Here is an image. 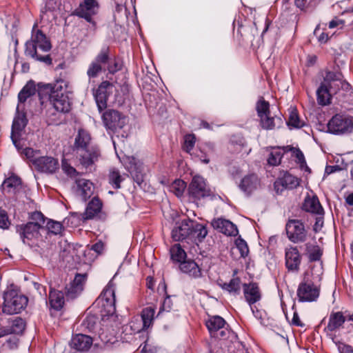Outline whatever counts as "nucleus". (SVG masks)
<instances>
[{"label":"nucleus","mask_w":353,"mask_h":353,"mask_svg":"<svg viewBox=\"0 0 353 353\" xmlns=\"http://www.w3.org/2000/svg\"><path fill=\"white\" fill-rule=\"evenodd\" d=\"M99 4L97 0H83L72 12L71 15L84 19L90 25V28L95 30L97 23L94 17L98 14Z\"/></svg>","instance_id":"1"},{"label":"nucleus","mask_w":353,"mask_h":353,"mask_svg":"<svg viewBox=\"0 0 353 353\" xmlns=\"http://www.w3.org/2000/svg\"><path fill=\"white\" fill-rule=\"evenodd\" d=\"M39 223L28 222L17 225L16 232L19 235L22 242L30 247L37 245L41 240V230H43Z\"/></svg>","instance_id":"2"},{"label":"nucleus","mask_w":353,"mask_h":353,"mask_svg":"<svg viewBox=\"0 0 353 353\" xmlns=\"http://www.w3.org/2000/svg\"><path fill=\"white\" fill-rule=\"evenodd\" d=\"M353 132V117L345 114H336L327 123L326 132L334 135H347Z\"/></svg>","instance_id":"3"},{"label":"nucleus","mask_w":353,"mask_h":353,"mask_svg":"<svg viewBox=\"0 0 353 353\" xmlns=\"http://www.w3.org/2000/svg\"><path fill=\"white\" fill-rule=\"evenodd\" d=\"M98 301L101 305V316L105 323V316L113 318L116 312L115 284L110 280L100 294Z\"/></svg>","instance_id":"4"},{"label":"nucleus","mask_w":353,"mask_h":353,"mask_svg":"<svg viewBox=\"0 0 353 353\" xmlns=\"http://www.w3.org/2000/svg\"><path fill=\"white\" fill-rule=\"evenodd\" d=\"M2 312L8 315L20 313L28 305V298L14 290L6 292L3 295Z\"/></svg>","instance_id":"5"},{"label":"nucleus","mask_w":353,"mask_h":353,"mask_svg":"<svg viewBox=\"0 0 353 353\" xmlns=\"http://www.w3.org/2000/svg\"><path fill=\"white\" fill-rule=\"evenodd\" d=\"M0 189L3 194H13L15 199H30L29 188L23 185L21 179L17 175L6 178L1 185Z\"/></svg>","instance_id":"6"},{"label":"nucleus","mask_w":353,"mask_h":353,"mask_svg":"<svg viewBox=\"0 0 353 353\" xmlns=\"http://www.w3.org/2000/svg\"><path fill=\"white\" fill-rule=\"evenodd\" d=\"M343 78V75L341 72L330 70L325 72L323 81L316 90V100L319 105L325 106L330 104V95L328 94L327 85L336 81L339 82Z\"/></svg>","instance_id":"7"},{"label":"nucleus","mask_w":353,"mask_h":353,"mask_svg":"<svg viewBox=\"0 0 353 353\" xmlns=\"http://www.w3.org/2000/svg\"><path fill=\"white\" fill-rule=\"evenodd\" d=\"M188 194L192 199H204L205 197H210V199H216V196L208 187L206 180L200 175H195L188 186Z\"/></svg>","instance_id":"8"},{"label":"nucleus","mask_w":353,"mask_h":353,"mask_svg":"<svg viewBox=\"0 0 353 353\" xmlns=\"http://www.w3.org/2000/svg\"><path fill=\"white\" fill-rule=\"evenodd\" d=\"M288 239L294 243H303L307 240V232L303 223L298 219H289L285 225Z\"/></svg>","instance_id":"9"},{"label":"nucleus","mask_w":353,"mask_h":353,"mask_svg":"<svg viewBox=\"0 0 353 353\" xmlns=\"http://www.w3.org/2000/svg\"><path fill=\"white\" fill-rule=\"evenodd\" d=\"M101 118L106 130L112 132L122 129L126 123V117L119 111L113 109L105 110Z\"/></svg>","instance_id":"10"},{"label":"nucleus","mask_w":353,"mask_h":353,"mask_svg":"<svg viewBox=\"0 0 353 353\" xmlns=\"http://www.w3.org/2000/svg\"><path fill=\"white\" fill-rule=\"evenodd\" d=\"M79 164L87 171L92 172L94 170V165L99 161L101 156V151L97 146L77 152Z\"/></svg>","instance_id":"11"},{"label":"nucleus","mask_w":353,"mask_h":353,"mask_svg":"<svg viewBox=\"0 0 353 353\" xmlns=\"http://www.w3.org/2000/svg\"><path fill=\"white\" fill-rule=\"evenodd\" d=\"M319 288L313 281L304 279L299 285L297 296L300 302H312L319 298Z\"/></svg>","instance_id":"12"},{"label":"nucleus","mask_w":353,"mask_h":353,"mask_svg":"<svg viewBox=\"0 0 353 353\" xmlns=\"http://www.w3.org/2000/svg\"><path fill=\"white\" fill-rule=\"evenodd\" d=\"M26 323L21 317L9 318L0 326V338L10 334L19 336L25 330Z\"/></svg>","instance_id":"13"},{"label":"nucleus","mask_w":353,"mask_h":353,"mask_svg":"<svg viewBox=\"0 0 353 353\" xmlns=\"http://www.w3.org/2000/svg\"><path fill=\"white\" fill-rule=\"evenodd\" d=\"M155 310L152 307H147L141 311V322L138 319L132 321L130 325L132 330L134 332H140L143 330H146L153 323L154 319Z\"/></svg>","instance_id":"14"},{"label":"nucleus","mask_w":353,"mask_h":353,"mask_svg":"<svg viewBox=\"0 0 353 353\" xmlns=\"http://www.w3.org/2000/svg\"><path fill=\"white\" fill-rule=\"evenodd\" d=\"M110 59L108 48H102L94 59L89 65L87 75L90 79L97 77L102 71V65H106Z\"/></svg>","instance_id":"15"},{"label":"nucleus","mask_w":353,"mask_h":353,"mask_svg":"<svg viewBox=\"0 0 353 353\" xmlns=\"http://www.w3.org/2000/svg\"><path fill=\"white\" fill-rule=\"evenodd\" d=\"M347 312L332 311L328 317L327 326L324 328V331L328 335L335 334L343 327V325L347 321Z\"/></svg>","instance_id":"16"},{"label":"nucleus","mask_w":353,"mask_h":353,"mask_svg":"<svg viewBox=\"0 0 353 353\" xmlns=\"http://www.w3.org/2000/svg\"><path fill=\"white\" fill-rule=\"evenodd\" d=\"M299 178L292 175L288 172L279 177L274 183V189L276 194L280 195L285 190H292L299 185Z\"/></svg>","instance_id":"17"},{"label":"nucleus","mask_w":353,"mask_h":353,"mask_svg":"<svg viewBox=\"0 0 353 353\" xmlns=\"http://www.w3.org/2000/svg\"><path fill=\"white\" fill-rule=\"evenodd\" d=\"M225 321L220 316H211L205 323L210 336L217 339L226 336L228 331L225 328Z\"/></svg>","instance_id":"18"},{"label":"nucleus","mask_w":353,"mask_h":353,"mask_svg":"<svg viewBox=\"0 0 353 353\" xmlns=\"http://www.w3.org/2000/svg\"><path fill=\"white\" fill-rule=\"evenodd\" d=\"M285 261L288 272L297 273L299 271L301 255L296 246H290L285 248Z\"/></svg>","instance_id":"19"},{"label":"nucleus","mask_w":353,"mask_h":353,"mask_svg":"<svg viewBox=\"0 0 353 353\" xmlns=\"http://www.w3.org/2000/svg\"><path fill=\"white\" fill-rule=\"evenodd\" d=\"M192 221L190 219H185L180 222H176L172 230V239L175 241H181L185 239L189 241Z\"/></svg>","instance_id":"20"},{"label":"nucleus","mask_w":353,"mask_h":353,"mask_svg":"<svg viewBox=\"0 0 353 353\" xmlns=\"http://www.w3.org/2000/svg\"><path fill=\"white\" fill-rule=\"evenodd\" d=\"M110 85L111 83L108 81H103L96 89H93L94 99L99 112L107 108L108 98L107 90Z\"/></svg>","instance_id":"21"},{"label":"nucleus","mask_w":353,"mask_h":353,"mask_svg":"<svg viewBox=\"0 0 353 353\" xmlns=\"http://www.w3.org/2000/svg\"><path fill=\"white\" fill-rule=\"evenodd\" d=\"M35 169L41 173L54 174L59 168V161L57 159L49 156H40L35 161Z\"/></svg>","instance_id":"22"},{"label":"nucleus","mask_w":353,"mask_h":353,"mask_svg":"<svg viewBox=\"0 0 353 353\" xmlns=\"http://www.w3.org/2000/svg\"><path fill=\"white\" fill-rule=\"evenodd\" d=\"M86 279V274H76L73 281L65 288V296L67 299H74L82 292Z\"/></svg>","instance_id":"23"},{"label":"nucleus","mask_w":353,"mask_h":353,"mask_svg":"<svg viewBox=\"0 0 353 353\" xmlns=\"http://www.w3.org/2000/svg\"><path fill=\"white\" fill-rule=\"evenodd\" d=\"M211 224L215 230L226 236H235L239 233L236 225L225 219H214L212 221Z\"/></svg>","instance_id":"24"},{"label":"nucleus","mask_w":353,"mask_h":353,"mask_svg":"<svg viewBox=\"0 0 353 353\" xmlns=\"http://www.w3.org/2000/svg\"><path fill=\"white\" fill-rule=\"evenodd\" d=\"M28 123V119L27 118L26 113L24 111H20L18 105L12 120L10 134L22 136V132L24 131Z\"/></svg>","instance_id":"25"},{"label":"nucleus","mask_w":353,"mask_h":353,"mask_svg":"<svg viewBox=\"0 0 353 353\" xmlns=\"http://www.w3.org/2000/svg\"><path fill=\"white\" fill-rule=\"evenodd\" d=\"M115 318V316L113 318L105 316L106 321L105 323L103 321V317L101 318V327L99 328L97 334L101 342L105 345L113 344L116 341L114 330H110L108 327L109 323L114 321Z\"/></svg>","instance_id":"26"},{"label":"nucleus","mask_w":353,"mask_h":353,"mask_svg":"<svg viewBox=\"0 0 353 353\" xmlns=\"http://www.w3.org/2000/svg\"><path fill=\"white\" fill-rule=\"evenodd\" d=\"M93 343V339L88 335L77 334L73 335L70 346L72 349L79 352H87L90 350Z\"/></svg>","instance_id":"27"},{"label":"nucleus","mask_w":353,"mask_h":353,"mask_svg":"<svg viewBox=\"0 0 353 353\" xmlns=\"http://www.w3.org/2000/svg\"><path fill=\"white\" fill-rule=\"evenodd\" d=\"M94 183L88 179H81L77 181L76 192L82 199H99L98 195H94Z\"/></svg>","instance_id":"28"},{"label":"nucleus","mask_w":353,"mask_h":353,"mask_svg":"<svg viewBox=\"0 0 353 353\" xmlns=\"http://www.w3.org/2000/svg\"><path fill=\"white\" fill-rule=\"evenodd\" d=\"M37 46L31 38L30 40L27 41L25 43V54L36 61L43 62L48 65L52 63V59L50 54L39 55L37 54Z\"/></svg>","instance_id":"29"},{"label":"nucleus","mask_w":353,"mask_h":353,"mask_svg":"<svg viewBox=\"0 0 353 353\" xmlns=\"http://www.w3.org/2000/svg\"><path fill=\"white\" fill-rule=\"evenodd\" d=\"M37 24L34 23L32 30L31 38L35 42L37 47L43 52H48L52 48V45L49 39L42 30L37 29Z\"/></svg>","instance_id":"30"},{"label":"nucleus","mask_w":353,"mask_h":353,"mask_svg":"<svg viewBox=\"0 0 353 353\" xmlns=\"http://www.w3.org/2000/svg\"><path fill=\"white\" fill-rule=\"evenodd\" d=\"M190 230L189 241L196 245L203 242L208 235L206 226L194 220Z\"/></svg>","instance_id":"31"},{"label":"nucleus","mask_w":353,"mask_h":353,"mask_svg":"<svg viewBox=\"0 0 353 353\" xmlns=\"http://www.w3.org/2000/svg\"><path fill=\"white\" fill-rule=\"evenodd\" d=\"M243 288L245 301L250 306L261 300V295L256 283H244Z\"/></svg>","instance_id":"32"},{"label":"nucleus","mask_w":353,"mask_h":353,"mask_svg":"<svg viewBox=\"0 0 353 353\" xmlns=\"http://www.w3.org/2000/svg\"><path fill=\"white\" fill-rule=\"evenodd\" d=\"M51 99L54 110L63 114L68 113L71 109V101L67 94H56Z\"/></svg>","instance_id":"33"},{"label":"nucleus","mask_w":353,"mask_h":353,"mask_svg":"<svg viewBox=\"0 0 353 353\" xmlns=\"http://www.w3.org/2000/svg\"><path fill=\"white\" fill-rule=\"evenodd\" d=\"M239 186L246 196H249L260 186V180L255 174H248L241 179Z\"/></svg>","instance_id":"34"},{"label":"nucleus","mask_w":353,"mask_h":353,"mask_svg":"<svg viewBox=\"0 0 353 353\" xmlns=\"http://www.w3.org/2000/svg\"><path fill=\"white\" fill-rule=\"evenodd\" d=\"M68 85V82L61 79L56 80V82L54 84H43L41 83L38 84L40 88H43L49 92L50 98L56 95V94H60L68 93L67 91Z\"/></svg>","instance_id":"35"},{"label":"nucleus","mask_w":353,"mask_h":353,"mask_svg":"<svg viewBox=\"0 0 353 353\" xmlns=\"http://www.w3.org/2000/svg\"><path fill=\"white\" fill-rule=\"evenodd\" d=\"M179 270L181 272L193 279H199L202 276L201 268L194 261L191 259H185L183 263H181Z\"/></svg>","instance_id":"36"},{"label":"nucleus","mask_w":353,"mask_h":353,"mask_svg":"<svg viewBox=\"0 0 353 353\" xmlns=\"http://www.w3.org/2000/svg\"><path fill=\"white\" fill-rule=\"evenodd\" d=\"M130 173L132 175L134 181L141 188H143L146 185V182L145 180V174L144 172L142 163L138 161L134 162L132 165H131L130 168Z\"/></svg>","instance_id":"37"},{"label":"nucleus","mask_w":353,"mask_h":353,"mask_svg":"<svg viewBox=\"0 0 353 353\" xmlns=\"http://www.w3.org/2000/svg\"><path fill=\"white\" fill-rule=\"evenodd\" d=\"M305 254L310 262L319 261L323 255V249L316 242H307L305 244Z\"/></svg>","instance_id":"38"},{"label":"nucleus","mask_w":353,"mask_h":353,"mask_svg":"<svg viewBox=\"0 0 353 353\" xmlns=\"http://www.w3.org/2000/svg\"><path fill=\"white\" fill-rule=\"evenodd\" d=\"M91 140L90 134L84 129L80 128L74 139V149L80 151L90 148L89 143Z\"/></svg>","instance_id":"39"},{"label":"nucleus","mask_w":353,"mask_h":353,"mask_svg":"<svg viewBox=\"0 0 353 353\" xmlns=\"http://www.w3.org/2000/svg\"><path fill=\"white\" fill-rule=\"evenodd\" d=\"M241 281L240 278L234 277L230 280L229 282H225L220 284V287L223 290L228 292L230 294L237 296L241 293Z\"/></svg>","instance_id":"40"},{"label":"nucleus","mask_w":353,"mask_h":353,"mask_svg":"<svg viewBox=\"0 0 353 353\" xmlns=\"http://www.w3.org/2000/svg\"><path fill=\"white\" fill-rule=\"evenodd\" d=\"M301 209L314 216L321 214L324 212L319 200H304Z\"/></svg>","instance_id":"41"},{"label":"nucleus","mask_w":353,"mask_h":353,"mask_svg":"<svg viewBox=\"0 0 353 353\" xmlns=\"http://www.w3.org/2000/svg\"><path fill=\"white\" fill-rule=\"evenodd\" d=\"M36 91L34 81L32 80L28 81L18 94L19 103L26 102L29 97L35 94Z\"/></svg>","instance_id":"42"},{"label":"nucleus","mask_w":353,"mask_h":353,"mask_svg":"<svg viewBox=\"0 0 353 353\" xmlns=\"http://www.w3.org/2000/svg\"><path fill=\"white\" fill-rule=\"evenodd\" d=\"M171 260L176 263H183L187 258V254L179 243L172 245L170 248Z\"/></svg>","instance_id":"43"},{"label":"nucleus","mask_w":353,"mask_h":353,"mask_svg":"<svg viewBox=\"0 0 353 353\" xmlns=\"http://www.w3.org/2000/svg\"><path fill=\"white\" fill-rule=\"evenodd\" d=\"M102 205L101 200H90L85 208L83 219H93L101 211Z\"/></svg>","instance_id":"44"},{"label":"nucleus","mask_w":353,"mask_h":353,"mask_svg":"<svg viewBox=\"0 0 353 353\" xmlns=\"http://www.w3.org/2000/svg\"><path fill=\"white\" fill-rule=\"evenodd\" d=\"M49 302L53 309L60 310L64 304V296L63 292L55 290H50Z\"/></svg>","instance_id":"45"},{"label":"nucleus","mask_w":353,"mask_h":353,"mask_svg":"<svg viewBox=\"0 0 353 353\" xmlns=\"http://www.w3.org/2000/svg\"><path fill=\"white\" fill-rule=\"evenodd\" d=\"M286 123L290 129H300L305 125V122L300 119L296 108H294L290 112L289 119Z\"/></svg>","instance_id":"46"},{"label":"nucleus","mask_w":353,"mask_h":353,"mask_svg":"<svg viewBox=\"0 0 353 353\" xmlns=\"http://www.w3.org/2000/svg\"><path fill=\"white\" fill-rule=\"evenodd\" d=\"M41 151L39 150H34L30 147H26L21 151V157L23 159L31 162L34 166L35 161L39 159Z\"/></svg>","instance_id":"47"},{"label":"nucleus","mask_w":353,"mask_h":353,"mask_svg":"<svg viewBox=\"0 0 353 353\" xmlns=\"http://www.w3.org/2000/svg\"><path fill=\"white\" fill-rule=\"evenodd\" d=\"M187 188V183L182 179L174 180L170 186V191L176 197L180 198L183 196L185 190Z\"/></svg>","instance_id":"48"},{"label":"nucleus","mask_w":353,"mask_h":353,"mask_svg":"<svg viewBox=\"0 0 353 353\" xmlns=\"http://www.w3.org/2000/svg\"><path fill=\"white\" fill-rule=\"evenodd\" d=\"M293 153L296 158V163L299 168L308 173H311V169L307 166L303 152L299 148H292Z\"/></svg>","instance_id":"49"},{"label":"nucleus","mask_w":353,"mask_h":353,"mask_svg":"<svg viewBox=\"0 0 353 353\" xmlns=\"http://www.w3.org/2000/svg\"><path fill=\"white\" fill-rule=\"evenodd\" d=\"M46 230L49 234L59 235L61 234L63 230V226L59 221L48 219L46 225ZM43 230H45V228Z\"/></svg>","instance_id":"50"},{"label":"nucleus","mask_w":353,"mask_h":353,"mask_svg":"<svg viewBox=\"0 0 353 353\" xmlns=\"http://www.w3.org/2000/svg\"><path fill=\"white\" fill-rule=\"evenodd\" d=\"M106 65L108 73L114 74L122 69L123 63L121 58L114 57L112 59L110 58L109 61L108 63H106Z\"/></svg>","instance_id":"51"},{"label":"nucleus","mask_w":353,"mask_h":353,"mask_svg":"<svg viewBox=\"0 0 353 353\" xmlns=\"http://www.w3.org/2000/svg\"><path fill=\"white\" fill-rule=\"evenodd\" d=\"M283 152H281L280 148L272 150L269 154L268 158L267 159L268 164L271 166H276L279 165L283 156Z\"/></svg>","instance_id":"52"},{"label":"nucleus","mask_w":353,"mask_h":353,"mask_svg":"<svg viewBox=\"0 0 353 353\" xmlns=\"http://www.w3.org/2000/svg\"><path fill=\"white\" fill-rule=\"evenodd\" d=\"M256 110L259 118L270 114L269 102L261 97L256 103Z\"/></svg>","instance_id":"53"},{"label":"nucleus","mask_w":353,"mask_h":353,"mask_svg":"<svg viewBox=\"0 0 353 353\" xmlns=\"http://www.w3.org/2000/svg\"><path fill=\"white\" fill-rule=\"evenodd\" d=\"M9 336L6 339L3 343V347L5 350H14L17 349L19 343V336L12 334L8 335Z\"/></svg>","instance_id":"54"},{"label":"nucleus","mask_w":353,"mask_h":353,"mask_svg":"<svg viewBox=\"0 0 353 353\" xmlns=\"http://www.w3.org/2000/svg\"><path fill=\"white\" fill-rule=\"evenodd\" d=\"M109 183L115 189L120 188L121 182L122 181L120 172L118 170H113L110 173L108 177Z\"/></svg>","instance_id":"55"},{"label":"nucleus","mask_w":353,"mask_h":353,"mask_svg":"<svg viewBox=\"0 0 353 353\" xmlns=\"http://www.w3.org/2000/svg\"><path fill=\"white\" fill-rule=\"evenodd\" d=\"M236 248L240 252L241 256L245 258L249 253V248L246 241L241 237H239L235 241Z\"/></svg>","instance_id":"56"},{"label":"nucleus","mask_w":353,"mask_h":353,"mask_svg":"<svg viewBox=\"0 0 353 353\" xmlns=\"http://www.w3.org/2000/svg\"><path fill=\"white\" fill-rule=\"evenodd\" d=\"M260 123L261 127L267 130H272L275 126L274 119L270 114L260 117Z\"/></svg>","instance_id":"57"},{"label":"nucleus","mask_w":353,"mask_h":353,"mask_svg":"<svg viewBox=\"0 0 353 353\" xmlns=\"http://www.w3.org/2000/svg\"><path fill=\"white\" fill-rule=\"evenodd\" d=\"M196 142V137L194 134L185 136L184 148L187 152H190L194 148Z\"/></svg>","instance_id":"58"},{"label":"nucleus","mask_w":353,"mask_h":353,"mask_svg":"<svg viewBox=\"0 0 353 353\" xmlns=\"http://www.w3.org/2000/svg\"><path fill=\"white\" fill-rule=\"evenodd\" d=\"M10 223L8 219L7 212L0 208V228L1 229H8L9 228Z\"/></svg>","instance_id":"59"},{"label":"nucleus","mask_w":353,"mask_h":353,"mask_svg":"<svg viewBox=\"0 0 353 353\" xmlns=\"http://www.w3.org/2000/svg\"><path fill=\"white\" fill-rule=\"evenodd\" d=\"M83 324L89 331H95L97 325V319L94 316H87L83 322Z\"/></svg>","instance_id":"60"},{"label":"nucleus","mask_w":353,"mask_h":353,"mask_svg":"<svg viewBox=\"0 0 353 353\" xmlns=\"http://www.w3.org/2000/svg\"><path fill=\"white\" fill-rule=\"evenodd\" d=\"M328 88V94L330 95V104L331 103L332 95L337 94L341 89V84L338 81H334L327 85Z\"/></svg>","instance_id":"61"},{"label":"nucleus","mask_w":353,"mask_h":353,"mask_svg":"<svg viewBox=\"0 0 353 353\" xmlns=\"http://www.w3.org/2000/svg\"><path fill=\"white\" fill-rule=\"evenodd\" d=\"M315 216V223L313 226V230L315 232H319L323 227L324 223V212Z\"/></svg>","instance_id":"62"},{"label":"nucleus","mask_w":353,"mask_h":353,"mask_svg":"<svg viewBox=\"0 0 353 353\" xmlns=\"http://www.w3.org/2000/svg\"><path fill=\"white\" fill-rule=\"evenodd\" d=\"M172 307V301L170 296H167L163 303L161 306L159 308V312L158 315H159L162 312H170Z\"/></svg>","instance_id":"63"},{"label":"nucleus","mask_w":353,"mask_h":353,"mask_svg":"<svg viewBox=\"0 0 353 353\" xmlns=\"http://www.w3.org/2000/svg\"><path fill=\"white\" fill-rule=\"evenodd\" d=\"M314 0H294V4L296 8L301 10H305L309 8Z\"/></svg>","instance_id":"64"}]
</instances>
